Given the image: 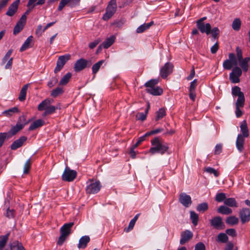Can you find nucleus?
I'll return each mask as SVG.
<instances>
[{"label":"nucleus","instance_id":"nucleus-1","mask_svg":"<svg viewBox=\"0 0 250 250\" xmlns=\"http://www.w3.org/2000/svg\"><path fill=\"white\" fill-rule=\"evenodd\" d=\"M152 146L150 148L149 152L151 154L159 153L163 155L168 149V144L162 141L159 138L156 137L151 141Z\"/></svg>","mask_w":250,"mask_h":250},{"label":"nucleus","instance_id":"nucleus-2","mask_svg":"<svg viewBox=\"0 0 250 250\" xmlns=\"http://www.w3.org/2000/svg\"><path fill=\"white\" fill-rule=\"evenodd\" d=\"M53 102V100L51 99H46L42 101L38 106V109L39 111L44 110L43 116H45L54 113L57 107L51 105V104Z\"/></svg>","mask_w":250,"mask_h":250},{"label":"nucleus","instance_id":"nucleus-3","mask_svg":"<svg viewBox=\"0 0 250 250\" xmlns=\"http://www.w3.org/2000/svg\"><path fill=\"white\" fill-rule=\"evenodd\" d=\"M198 29L202 33H206L207 35L211 34L213 39H218L220 30L218 27H214L211 29L210 23H207L203 24L197 25Z\"/></svg>","mask_w":250,"mask_h":250},{"label":"nucleus","instance_id":"nucleus-4","mask_svg":"<svg viewBox=\"0 0 250 250\" xmlns=\"http://www.w3.org/2000/svg\"><path fill=\"white\" fill-rule=\"evenodd\" d=\"M74 225L73 222L66 223L64 224L60 229L61 235L59 237L57 244L61 246L65 241L67 237L71 233V229Z\"/></svg>","mask_w":250,"mask_h":250},{"label":"nucleus","instance_id":"nucleus-5","mask_svg":"<svg viewBox=\"0 0 250 250\" xmlns=\"http://www.w3.org/2000/svg\"><path fill=\"white\" fill-rule=\"evenodd\" d=\"M117 9L116 0H111L106 8L105 13L103 15V19L108 21L115 13Z\"/></svg>","mask_w":250,"mask_h":250},{"label":"nucleus","instance_id":"nucleus-6","mask_svg":"<svg viewBox=\"0 0 250 250\" xmlns=\"http://www.w3.org/2000/svg\"><path fill=\"white\" fill-rule=\"evenodd\" d=\"M101 188V185L99 181L90 180L87 182L85 191L87 194H95L100 191Z\"/></svg>","mask_w":250,"mask_h":250},{"label":"nucleus","instance_id":"nucleus-7","mask_svg":"<svg viewBox=\"0 0 250 250\" xmlns=\"http://www.w3.org/2000/svg\"><path fill=\"white\" fill-rule=\"evenodd\" d=\"M92 64L90 61H87L84 59L81 58L78 60L74 65V70L76 72H79L84 69L87 67H89Z\"/></svg>","mask_w":250,"mask_h":250},{"label":"nucleus","instance_id":"nucleus-8","mask_svg":"<svg viewBox=\"0 0 250 250\" xmlns=\"http://www.w3.org/2000/svg\"><path fill=\"white\" fill-rule=\"evenodd\" d=\"M20 121H22L23 123L18 122L15 126H12L9 132L7 133H8L9 138L15 135L17 132L21 130L24 125L28 123L26 122L25 117L24 116L20 117Z\"/></svg>","mask_w":250,"mask_h":250},{"label":"nucleus","instance_id":"nucleus-9","mask_svg":"<svg viewBox=\"0 0 250 250\" xmlns=\"http://www.w3.org/2000/svg\"><path fill=\"white\" fill-rule=\"evenodd\" d=\"M77 175V172L74 170L71 169L68 167H66L62 175V180L67 182L73 181Z\"/></svg>","mask_w":250,"mask_h":250},{"label":"nucleus","instance_id":"nucleus-10","mask_svg":"<svg viewBox=\"0 0 250 250\" xmlns=\"http://www.w3.org/2000/svg\"><path fill=\"white\" fill-rule=\"evenodd\" d=\"M70 57L71 56L70 54H66L60 56L57 60V65L54 69V72L57 73L59 72L62 68L65 63L70 59Z\"/></svg>","mask_w":250,"mask_h":250},{"label":"nucleus","instance_id":"nucleus-11","mask_svg":"<svg viewBox=\"0 0 250 250\" xmlns=\"http://www.w3.org/2000/svg\"><path fill=\"white\" fill-rule=\"evenodd\" d=\"M241 75V69L239 67L236 66L232 69V72L230 73L229 79L232 83H238L240 82L239 77Z\"/></svg>","mask_w":250,"mask_h":250},{"label":"nucleus","instance_id":"nucleus-12","mask_svg":"<svg viewBox=\"0 0 250 250\" xmlns=\"http://www.w3.org/2000/svg\"><path fill=\"white\" fill-rule=\"evenodd\" d=\"M211 225L215 229H221L225 228V225L222 221V219L220 216H216L210 220Z\"/></svg>","mask_w":250,"mask_h":250},{"label":"nucleus","instance_id":"nucleus-13","mask_svg":"<svg viewBox=\"0 0 250 250\" xmlns=\"http://www.w3.org/2000/svg\"><path fill=\"white\" fill-rule=\"evenodd\" d=\"M173 65L170 62H167L161 69L160 75L163 78H166L172 71Z\"/></svg>","mask_w":250,"mask_h":250},{"label":"nucleus","instance_id":"nucleus-14","mask_svg":"<svg viewBox=\"0 0 250 250\" xmlns=\"http://www.w3.org/2000/svg\"><path fill=\"white\" fill-rule=\"evenodd\" d=\"M239 216L242 224L248 222L250 220V210L247 208H243L239 211Z\"/></svg>","mask_w":250,"mask_h":250},{"label":"nucleus","instance_id":"nucleus-15","mask_svg":"<svg viewBox=\"0 0 250 250\" xmlns=\"http://www.w3.org/2000/svg\"><path fill=\"white\" fill-rule=\"evenodd\" d=\"M179 200L180 202L186 208L188 207L192 203L190 196L184 192L180 194Z\"/></svg>","mask_w":250,"mask_h":250},{"label":"nucleus","instance_id":"nucleus-16","mask_svg":"<svg viewBox=\"0 0 250 250\" xmlns=\"http://www.w3.org/2000/svg\"><path fill=\"white\" fill-rule=\"evenodd\" d=\"M193 237V233L188 230L182 232L181 234V239L180 243L181 245L185 244Z\"/></svg>","mask_w":250,"mask_h":250},{"label":"nucleus","instance_id":"nucleus-17","mask_svg":"<svg viewBox=\"0 0 250 250\" xmlns=\"http://www.w3.org/2000/svg\"><path fill=\"white\" fill-rule=\"evenodd\" d=\"M19 3L20 0H17L13 2L9 7L6 13V15L10 17L13 16L17 12Z\"/></svg>","mask_w":250,"mask_h":250},{"label":"nucleus","instance_id":"nucleus-18","mask_svg":"<svg viewBox=\"0 0 250 250\" xmlns=\"http://www.w3.org/2000/svg\"><path fill=\"white\" fill-rule=\"evenodd\" d=\"M27 140V137L25 136H21L19 139L15 141L11 146V148L12 150H16L17 148L21 146Z\"/></svg>","mask_w":250,"mask_h":250},{"label":"nucleus","instance_id":"nucleus-19","mask_svg":"<svg viewBox=\"0 0 250 250\" xmlns=\"http://www.w3.org/2000/svg\"><path fill=\"white\" fill-rule=\"evenodd\" d=\"M245 138V137L242 136V134H238L237 136L236 141V146L237 149L240 152H242L244 150Z\"/></svg>","mask_w":250,"mask_h":250},{"label":"nucleus","instance_id":"nucleus-20","mask_svg":"<svg viewBox=\"0 0 250 250\" xmlns=\"http://www.w3.org/2000/svg\"><path fill=\"white\" fill-rule=\"evenodd\" d=\"M33 37L32 36H30L27 38L20 49L21 52L25 51L32 46V45L33 44Z\"/></svg>","mask_w":250,"mask_h":250},{"label":"nucleus","instance_id":"nucleus-21","mask_svg":"<svg viewBox=\"0 0 250 250\" xmlns=\"http://www.w3.org/2000/svg\"><path fill=\"white\" fill-rule=\"evenodd\" d=\"M90 240V237L87 235L82 236L79 240L78 248L84 249Z\"/></svg>","mask_w":250,"mask_h":250},{"label":"nucleus","instance_id":"nucleus-22","mask_svg":"<svg viewBox=\"0 0 250 250\" xmlns=\"http://www.w3.org/2000/svg\"><path fill=\"white\" fill-rule=\"evenodd\" d=\"M240 127L242 136L245 138L248 137L249 136V131L246 120H244L241 123Z\"/></svg>","mask_w":250,"mask_h":250},{"label":"nucleus","instance_id":"nucleus-23","mask_svg":"<svg viewBox=\"0 0 250 250\" xmlns=\"http://www.w3.org/2000/svg\"><path fill=\"white\" fill-rule=\"evenodd\" d=\"M44 124V121L41 119H38L33 122L29 127V130H33L40 126H42Z\"/></svg>","mask_w":250,"mask_h":250},{"label":"nucleus","instance_id":"nucleus-24","mask_svg":"<svg viewBox=\"0 0 250 250\" xmlns=\"http://www.w3.org/2000/svg\"><path fill=\"white\" fill-rule=\"evenodd\" d=\"M146 91L153 95H160L163 93L162 89L158 86L147 88Z\"/></svg>","mask_w":250,"mask_h":250},{"label":"nucleus","instance_id":"nucleus-25","mask_svg":"<svg viewBox=\"0 0 250 250\" xmlns=\"http://www.w3.org/2000/svg\"><path fill=\"white\" fill-rule=\"evenodd\" d=\"M217 211L222 214L228 215L232 213V210L227 206L222 205L219 207Z\"/></svg>","mask_w":250,"mask_h":250},{"label":"nucleus","instance_id":"nucleus-26","mask_svg":"<svg viewBox=\"0 0 250 250\" xmlns=\"http://www.w3.org/2000/svg\"><path fill=\"white\" fill-rule=\"evenodd\" d=\"M150 105L149 104H147V106L146 109L145 110V112H139L136 115V118L138 120L144 121L146 120V115L148 113V110L149 109Z\"/></svg>","mask_w":250,"mask_h":250},{"label":"nucleus","instance_id":"nucleus-27","mask_svg":"<svg viewBox=\"0 0 250 250\" xmlns=\"http://www.w3.org/2000/svg\"><path fill=\"white\" fill-rule=\"evenodd\" d=\"M224 203L226 206L230 207L237 208L238 207L237 202L234 198H226Z\"/></svg>","mask_w":250,"mask_h":250},{"label":"nucleus","instance_id":"nucleus-28","mask_svg":"<svg viewBox=\"0 0 250 250\" xmlns=\"http://www.w3.org/2000/svg\"><path fill=\"white\" fill-rule=\"evenodd\" d=\"M115 37L111 36L108 38H107L102 43V46L104 48H108L109 47L115 42Z\"/></svg>","mask_w":250,"mask_h":250},{"label":"nucleus","instance_id":"nucleus-29","mask_svg":"<svg viewBox=\"0 0 250 250\" xmlns=\"http://www.w3.org/2000/svg\"><path fill=\"white\" fill-rule=\"evenodd\" d=\"M29 84H26L24 85L21 90L19 96V100L20 101H23L25 100L27 88Z\"/></svg>","mask_w":250,"mask_h":250},{"label":"nucleus","instance_id":"nucleus-30","mask_svg":"<svg viewBox=\"0 0 250 250\" xmlns=\"http://www.w3.org/2000/svg\"><path fill=\"white\" fill-rule=\"evenodd\" d=\"M239 219L235 216H230L227 218L226 223L230 226H234L238 224Z\"/></svg>","mask_w":250,"mask_h":250},{"label":"nucleus","instance_id":"nucleus-31","mask_svg":"<svg viewBox=\"0 0 250 250\" xmlns=\"http://www.w3.org/2000/svg\"><path fill=\"white\" fill-rule=\"evenodd\" d=\"M153 24V21H151L147 23H144L139 26L136 29V32L138 33H141L144 32L146 29H148Z\"/></svg>","mask_w":250,"mask_h":250},{"label":"nucleus","instance_id":"nucleus-32","mask_svg":"<svg viewBox=\"0 0 250 250\" xmlns=\"http://www.w3.org/2000/svg\"><path fill=\"white\" fill-rule=\"evenodd\" d=\"M228 236L226 233H220L216 238V241L219 243H226L228 241Z\"/></svg>","mask_w":250,"mask_h":250},{"label":"nucleus","instance_id":"nucleus-33","mask_svg":"<svg viewBox=\"0 0 250 250\" xmlns=\"http://www.w3.org/2000/svg\"><path fill=\"white\" fill-rule=\"evenodd\" d=\"M9 233H7L5 235L0 236V250H2L5 247L9 236Z\"/></svg>","mask_w":250,"mask_h":250},{"label":"nucleus","instance_id":"nucleus-34","mask_svg":"<svg viewBox=\"0 0 250 250\" xmlns=\"http://www.w3.org/2000/svg\"><path fill=\"white\" fill-rule=\"evenodd\" d=\"M190 218L191 220L192 223L193 224L194 226H196L199 220V216L198 215L195 213L193 211H190Z\"/></svg>","mask_w":250,"mask_h":250},{"label":"nucleus","instance_id":"nucleus-35","mask_svg":"<svg viewBox=\"0 0 250 250\" xmlns=\"http://www.w3.org/2000/svg\"><path fill=\"white\" fill-rule=\"evenodd\" d=\"M19 112L18 108L16 107H14L11 108H10L8 110H5L2 112V114L4 115L7 117H10L12 116L13 114L15 113H17Z\"/></svg>","mask_w":250,"mask_h":250},{"label":"nucleus","instance_id":"nucleus-36","mask_svg":"<svg viewBox=\"0 0 250 250\" xmlns=\"http://www.w3.org/2000/svg\"><path fill=\"white\" fill-rule=\"evenodd\" d=\"M71 76L72 74L70 72H68L67 74H66L60 81L59 84L63 85L67 84L69 82L70 79L71 78Z\"/></svg>","mask_w":250,"mask_h":250},{"label":"nucleus","instance_id":"nucleus-37","mask_svg":"<svg viewBox=\"0 0 250 250\" xmlns=\"http://www.w3.org/2000/svg\"><path fill=\"white\" fill-rule=\"evenodd\" d=\"M245 99L244 94L238 97V99L235 104V107H243L244 105Z\"/></svg>","mask_w":250,"mask_h":250},{"label":"nucleus","instance_id":"nucleus-38","mask_svg":"<svg viewBox=\"0 0 250 250\" xmlns=\"http://www.w3.org/2000/svg\"><path fill=\"white\" fill-rule=\"evenodd\" d=\"M104 62V60H101V61L98 62H96V63H95L92 66V73L93 74H95L98 72V71L100 69L101 66L103 64Z\"/></svg>","mask_w":250,"mask_h":250},{"label":"nucleus","instance_id":"nucleus-39","mask_svg":"<svg viewBox=\"0 0 250 250\" xmlns=\"http://www.w3.org/2000/svg\"><path fill=\"white\" fill-rule=\"evenodd\" d=\"M231 94L233 96H240L244 95V93L241 91L240 88L238 86H235L231 89Z\"/></svg>","mask_w":250,"mask_h":250},{"label":"nucleus","instance_id":"nucleus-40","mask_svg":"<svg viewBox=\"0 0 250 250\" xmlns=\"http://www.w3.org/2000/svg\"><path fill=\"white\" fill-rule=\"evenodd\" d=\"M63 92L62 88L58 87L56 88L53 90L51 92V96L53 97H57V96L62 94Z\"/></svg>","mask_w":250,"mask_h":250},{"label":"nucleus","instance_id":"nucleus-41","mask_svg":"<svg viewBox=\"0 0 250 250\" xmlns=\"http://www.w3.org/2000/svg\"><path fill=\"white\" fill-rule=\"evenodd\" d=\"M166 115V110L164 108H161L156 112V120L158 121Z\"/></svg>","mask_w":250,"mask_h":250},{"label":"nucleus","instance_id":"nucleus-42","mask_svg":"<svg viewBox=\"0 0 250 250\" xmlns=\"http://www.w3.org/2000/svg\"><path fill=\"white\" fill-rule=\"evenodd\" d=\"M24 25L21 21H18L13 30V34L16 35L21 32L23 29Z\"/></svg>","mask_w":250,"mask_h":250},{"label":"nucleus","instance_id":"nucleus-43","mask_svg":"<svg viewBox=\"0 0 250 250\" xmlns=\"http://www.w3.org/2000/svg\"><path fill=\"white\" fill-rule=\"evenodd\" d=\"M204 171L207 173L213 174L216 177H218L219 175V172L214 168L211 167H205Z\"/></svg>","mask_w":250,"mask_h":250},{"label":"nucleus","instance_id":"nucleus-44","mask_svg":"<svg viewBox=\"0 0 250 250\" xmlns=\"http://www.w3.org/2000/svg\"><path fill=\"white\" fill-rule=\"evenodd\" d=\"M241 26V21L239 19H235L232 24V28L236 31L240 29Z\"/></svg>","mask_w":250,"mask_h":250},{"label":"nucleus","instance_id":"nucleus-45","mask_svg":"<svg viewBox=\"0 0 250 250\" xmlns=\"http://www.w3.org/2000/svg\"><path fill=\"white\" fill-rule=\"evenodd\" d=\"M158 81L155 79L151 80L148 82H147L145 84V86L147 88H153L155 87V85L157 84Z\"/></svg>","mask_w":250,"mask_h":250},{"label":"nucleus","instance_id":"nucleus-46","mask_svg":"<svg viewBox=\"0 0 250 250\" xmlns=\"http://www.w3.org/2000/svg\"><path fill=\"white\" fill-rule=\"evenodd\" d=\"M70 0H61L58 8V11H62L66 5L69 6Z\"/></svg>","mask_w":250,"mask_h":250},{"label":"nucleus","instance_id":"nucleus-47","mask_svg":"<svg viewBox=\"0 0 250 250\" xmlns=\"http://www.w3.org/2000/svg\"><path fill=\"white\" fill-rule=\"evenodd\" d=\"M12 52H13L12 49H10L8 51V52L6 53V54L5 55V56L2 59V61H1L2 65H3L4 64H5V62L7 61H8L10 58H11L10 56H11Z\"/></svg>","mask_w":250,"mask_h":250},{"label":"nucleus","instance_id":"nucleus-48","mask_svg":"<svg viewBox=\"0 0 250 250\" xmlns=\"http://www.w3.org/2000/svg\"><path fill=\"white\" fill-rule=\"evenodd\" d=\"M208 208V205L207 203H203L199 204L197 207V210L198 211H205Z\"/></svg>","mask_w":250,"mask_h":250},{"label":"nucleus","instance_id":"nucleus-49","mask_svg":"<svg viewBox=\"0 0 250 250\" xmlns=\"http://www.w3.org/2000/svg\"><path fill=\"white\" fill-rule=\"evenodd\" d=\"M233 65H234V63L229 60H225L223 64L224 68L227 70H230L232 68Z\"/></svg>","mask_w":250,"mask_h":250},{"label":"nucleus","instance_id":"nucleus-50","mask_svg":"<svg viewBox=\"0 0 250 250\" xmlns=\"http://www.w3.org/2000/svg\"><path fill=\"white\" fill-rule=\"evenodd\" d=\"M226 198V194L224 193H217L215 196V200L218 202H224Z\"/></svg>","mask_w":250,"mask_h":250},{"label":"nucleus","instance_id":"nucleus-51","mask_svg":"<svg viewBox=\"0 0 250 250\" xmlns=\"http://www.w3.org/2000/svg\"><path fill=\"white\" fill-rule=\"evenodd\" d=\"M31 167V160L30 159L27 160L25 162L24 168H23V173L24 174H27L29 172V170L30 168Z\"/></svg>","mask_w":250,"mask_h":250},{"label":"nucleus","instance_id":"nucleus-52","mask_svg":"<svg viewBox=\"0 0 250 250\" xmlns=\"http://www.w3.org/2000/svg\"><path fill=\"white\" fill-rule=\"evenodd\" d=\"M9 136H8V133L6 132L4 133H0V147L3 145L4 140L6 138H9Z\"/></svg>","mask_w":250,"mask_h":250},{"label":"nucleus","instance_id":"nucleus-53","mask_svg":"<svg viewBox=\"0 0 250 250\" xmlns=\"http://www.w3.org/2000/svg\"><path fill=\"white\" fill-rule=\"evenodd\" d=\"M238 61L239 62V65L241 66L243 70L245 72H247L249 69V64L242 61V59L238 60Z\"/></svg>","mask_w":250,"mask_h":250},{"label":"nucleus","instance_id":"nucleus-54","mask_svg":"<svg viewBox=\"0 0 250 250\" xmlns=\"http://www.w3.org/2000/svg\"><path fill=\"white\" fill-rule=\"evenodd\" d=\"M135 222L133 221L132 220H131V221L129 222V225L127 228H126L124 229V231L126 232H128L130 231H131L134 228V225L135 224Z\"/></svg>","mask_w":250,"mask_h":250},{"label":"nucleus","instance_id":"nucleus-55","mask_svg":"<svg viewBox=\"0 0 250 250\" xmlns=\"http://www.w3.org/2000/svg\"><path fill=\"white\" fill-rule=\"evenodd\" d=\"M58 79L57 77H53L47 83V85L49 87H52L54 86L58 83Z\"/></svg>","mask_w":250,"mask_h":250},{"label":"nucleus","instance_id":"nucleus-56","mask_svg":"<svg viewBox=\"0 0 250 250\" xmlns=\"http://www.w3.org/2000/svg\"><path fill=\"white\" fill-rule=\"evenodd\" d=\"M226 233L227 235H229L232 237H235L236 236V232L234 229H229L226 230Z\"/></svg>","mask_w":250,"mask_h":250},{"label":"nucleus","instance_id":"nucleus-57","mask_svg":"<svg viewBox=\"0 0 250 250\" xmlns=\"http://www.w3.org/2000/svg\"><path fill=\"white\" fill-rule=\"evenodd\" d=\"M197 80L195 79L190 83V85L189 88V91H195V88L197 86Z\"/></svg>","mask_w":250,"mask_h":250},{"label":"nucleus","instance_id":"nucleus-58","mask_svg":"<svg viewBox=\"0 0 250 250\" xmlns=\"http://www.w3.org/2000/svg\"><path fill=\"white\" fill-rule=\"evenodd\" d=\"M14 212L15 210L14 209H10L9 208H8L7 209L5 215L8 218H12L14 216Z\"/></svg>","mask_w":250,"mask_h":250},{"label":"nucleus","instance_id":"nucleus-59","mask_svg":"<svg viewBox=\"0 0 250 250\" xmlns=\"http://www.w3.org/2000/svg\"><path fill=\"white\" fill-rule=\"evenodd\" d=\"M206 248L205 245L202 243L199 242L196 244L195 246V250H205Z\"/></svg>","mask_w":250,"mask_h":250},{"label":"nucleus","instance_id":"nucleus-60","mask_svg":"<svg viewBox=\"0 0 250 250\" xmlns=\"http://www.w3.org/2000/svg\"><path fill=\"white\" fill-rule=\"evenodd\" d=\"M101 40L100 39H98L94 42L90 43L89 44V48L91 49L94 48L101 42Z\"/></svg>","mask_w":250,"mask_h":250},{"label":"nucleus","instance_id":"nucleus-61","mask_svg":"<svg viewBox=\"0 0 250 250\" xmlns=\"http://www.w3.org/2000/svg\"><path fill=\"white\" fill-rule=\"evenodd\" d=\"M219 49V44L216 42L210 48V51L212 54H215Z\"/></svg>","mask_w":250,"mask_h":250},{"label":"nucleus","instance_id":"nucleus-62","mask_svg":"<svg viewBox=\"0 0 250 250\" xmlns=\"http://www.w3.org/2000/svg\"><path fill=\"white\" fill-rule=\"evenodd\" d=\"M81 0H70L69 3V7H74L77 5H79L80 4Z\"/></svg>","mask_w":250,"mask_h":250},{"label":"nucleus","instance_id":"nucleus-63","mask_svg":"<svg viewBox=\"0 0 250 250\" xmlns=\"http://www.w3.org/2000/svg\"><path fill=\"white\" fill-rule=\"evenodd\" d=\"M39 0H29L27 4V7H30L32 6V8H33L36 5H38L39 4H36V2Z\"/></svg>","mask_w":250,"mask_h":250},{"label":"nucleus","instance_id":"nucleus-64","mask_svg":"<svg viewBox=\"0 0 250 250\" xmlns=\"http://www.w3.org/2000/svg\"><path fill=\"white\" fill-rule=\"evenodd\" d=\"M236 51L237 53V56L238 60H242L243 58L242 52L241 49L239 47H237L236 48Z\"/></svg>","mask_w":250,"mask_h":250}]
</instances>
